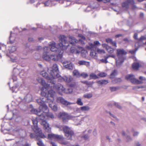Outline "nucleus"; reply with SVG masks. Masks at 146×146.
<instances>
[{
	"mask_svg": "<svg viewBox=\"0 0 146 146\" xmlns=\"http://www.w3.org/2000/svg\"><path fill=\"white\" fill-rule=\"evenodd\" d=\"M125 78L127 80L130 81L132 84H143L144 81L146 80V78L142 76H140L139 79L140 80L136 79L134 75L128 74L127 75Z\"/></svg>",
	"mask_w": 146,
	"mask_h": 146,
	"instance_id": "obj_7",
	"label": "nucleus"
},
{
	"mask_svg": "<svg viewBox=\"0 0 146 146\" xmlns=\"http://www.w3.org/2000/svg\"><path fill=\"white\" fill-rule=\"evenodd\" d=\"M78 36L79 37H81L82 39L83 40H84L85 39V37L81 34H78Z\"/></svg>",
	"mask_w": 146,
	"mask_h": 146,
	"instance_id": "obj_56",
	"label": "nucleus"
},
{
	"mask_svg": "<svg viewBox=\"0 0 146 146\" xmlns=\"http://www.w3.org/2000/svg\"><path fill=\"white\" fill-rule=\"evenodd\" d=\"M137 49H136L135 50H130L129 51L132 54H133L135 53L136 51L137 50Z\"/></svg>",
	"mask_w": 146,
	"mask_h": 146,
	"instance_id": "obj_61",
	"label": "nucleus"
},
{
	"mask_svg": "<svg viewBox=\"0 0 146 146\" xmlns=\"http://www.w3.org/2000/svg\"><path fill=\"white\" fill-rule=\"evenodd\" d=\"M54 100L52 101L48 102L49 106L54 111H56L57 110V105L54 103Z\"/></svg>",
	"mask_w": 146,
	"mask_h": 146,
	"instance_id": "obj_20",
	"label": "nucleus"
},
{
	"mask_svg": "<svg viewBox=\"0 0 146 146\" xmlns=\"http://www.w3.org/2000/svg\"><path fill=\"white\" fill-rule=\"evenodd\" d=\"M59 118L62 120L63 122L66 123L69 119L73 117V115H69L68 113L65 112H60L58 115Z\"/></svg>",
	"mask_w": 146,
	"mask_h": 146,
	"instance_id": "obj_11",
	"label": "nucleus"
},
{
	"mask_svg": "<svg viewBox=\"0 0 146 146\" xmlns=\"http://www.w3.org/2000/svg\"><path fill=\"white\" fill-rule=\"evenodd\" d=\"M73 117L71 118V119L74 122L75 124L76 125H80L81 123V121L82 120V118H80L78 116H73Z\"/></svg>",
	"mask_w": 146,
	"mask_h": 146,
	"instance_id": "obj_21",
	"label": "nucleus"
},
{
	"mask_svg": "<svg viewBox=\"0 0 146 146\" xmlns=\"http://www.w3.org/2000/svg\"><path fill=\"white\" fill-rule=\"evenodd\" d=\"M100 45L99 42L98 41H95L94 42V44L91 43H89V45L86 46V48L90 50H94L96 48V45Z\"/></svg>",
	"mask_w": 146,
	"mask_h": 146,
	"instance_id": "obj_15",
	"label": "nucleus"
},
{
	"mask_svg": "<svg viewBox=\"0 0 146 146\" xmlns=\"http://www.w3.org/2000/svg\"><path fill=\"white\" fill-rule=\"evenodd\" d=\"M93 135L94 136H96L97 135V133L96 130V129H94L93 132Z\"/></svg>",
	"mask_w": 146,
	"mask_h": 146,
	"instance_id": "obj_59",
	"label": "nucleus"
},
{
	"mask_svg": "<svg viewBox=\"0 0 146 146\" xmlns=\"http://www.w3.org/2000/svg\"><path fill=\"white\" fill-rule=\"evenodd\" d=\"M90 120V117L89 116H86L82 118V120L86 122L89 121Z\"/></svg>",
	"mask_w": 146,
	"mask_h": 146,
	"instance_id": "obj_34",
	"label": "nucleus"
},
{
	"mask_svg": "<svg viewBox=\"0 0 146 146\" xmlns=\"http://www.w3.org/2000/svg\"><path fill=\"white\" fill-rule=\"evenodd\" d=\"M48 138L50 139H58L60 143L66 145L67 143L64 141V138L61 135H56L52 133L49 134L48 135Z\"/></svg>",
	"mask_w": 146,
	"mask_h": 146,
	"instance_id": "obj_10",
	"label": "nucleus"
},
{
	"mask_svg": "<svg viewBox=\"0 0 146 146\" xmlns=\"http://www.w3.org/2000/svg\"><path fill=\"white\" fill-rule=\"evenodd\" d=\"M56 127L59 129V131H63L64 132L68 139H71L72 137L74 136L73 131L67 126L58 125H56Z\"/></svg>",
	"mask_w": 146,
	"mask_h": 146,
	"instance_id": "obj_6",
	"label": "nucleus"
},
{
	"mask_svg": "<svg viewBox=\"0 0 146 146\" xmlns=\"http://www.w3.org/2000/svg\"><path fill=\"white\" fill-rule=\"evenodd\" d=\"M117 71L115 70H114L111 74L110 78H114V77L117 75Z\"/></svg>",
	"mask_w": 146,
	"mask_h": 146,
	"instance_id": "obj_31",
	"label": "nucleus"
},
{
	"mask_svg": "<svg viewBox=\"0 0 146 146\" xmlns=\"http://www.w3.org/2000/svg\"><path fill=\"white\" fill-rule=\"evenodd\" d=\"M39 109L40 110L38 111H38H41L42 112H41L42 113L41 114L42 115L44 112H47L48 111V108L46 105H45V103L41 106H40Z\"/></svg>",
	"mask_w": 146,
	"mask_h": 146,
	"instance_id": "obj_19",
	"label": "nucleus"
},
{
	"mask_svg": "<svg viewBox=\"0 0 146 146\" xmlns=\"http://www.w3.org/2000/svg\"><path fill=\"white\" fill-rule=\"evenodd\" d=\"M11 61L13 62H17L18 61L17 57L13 55L11 56L10 57Z\"/></svg>",
	"mask_w": 146,
	"mask_h": 146,
	"instance_id": "obj_30",
	"label": "nucleus"
},
{
	"mask_svg": "<svg viewBox=\"0 0 146 146\" xmlns=\"http://www.w3.org/2000/svg\"><path fill=\"white\" fill-rule=\"evenodd\" d=\"M32 121L33 124L32 128L34 132L40 137L42 138L44 137L45 136L42 134L40 129L38 128L37 126L38 122L37 120L35 119H32Z\"/></svg>",
	"mask_w": 146,
	"mask_h": 146,
	"instance_id": "obj_8",
	"label": "nucleus"
},
{
	"mask_svg": "<svg viewBox=\"0 0 146 146\" xmlns=\"http://www.w3.org/2000/svg\"><path fill=\"white\" fill-rule=\"evenodd\" d=\"M91 50L92 51L90 53V55L93 58H96L97 57L96 53L94 51V50Z\"/></svg>",
	"mask_w": 146,
	"mask_h": 146,
	"instance_id": "obj_36",
	"label": "nucleus"
},
{
	"mask_svg": "<svg viewBox=\"0 0 146 146\" xmlns=\"http://www.w3.org/2000/svg\"><path fill=\"white\" fill-rule=\"evenodd\" d=\"M32 97L31 95L29 94H28L24 97H19L17 101L19 103L25 102H30L32 100Z\"/></svg>",
	"mask_w": 146,
	"mask_h": 146,
	"instance_id": "obj_12",
	"label": "nucleus"
},
{
	"mask_svg": "<svg viewBox=\"0 0 146 146\" xmlns=\"http://www.w3.org/2000/svg\"><path fill=\"white\" fill-rule=\"evenodd\" d=\"M73 75L77 77H80L81 76L80 74L79 71L77 70H75L73 71Z\"/></svg>",
	"mask_w": 146,
	"mask_h": 146,
	"instance_id": "obj_28",
	"label": "nucleus"
},
{
	"mask_svg": "<svg viewBox=\"0 0 146 146\" xmlns=\"http://www.w3.org/2000/svg\"><path fill=\"white\" fill-rule=\"evenodd\" d=\"M121 80L120 78H116L114 80L112 81V82L114 83L117 82H121Z\"/></svg>",
	"mask_w": 146,
	"mask_h": 146,
	"instance_id": "obj_45",
	"label": "nucleus"
},
{
	"mask_svg": "<svg viewBox=\"0 0 146 146\" xmlns=\"http://www.w3.org/2000/svg\"><path fill=\"white\" fill-rule=\"evenodd\" d=\"M106 41L107 43H110L115 47H117V44L116 42L113 41L110 38L107 39L106 40Z\"/></svg>",
	"mask_w": 146,
	"mask_h": 146,
	"instance_id": "obj_24",
	"label": "nucleus"
},
{
	"mask_svg": "<svg viewBox=\"0 0 146 146\" xmlns=\"http://www.w3.org/2000/svg\"><path fill=\"white\" fill-rule=\"evenodd\" d=\"M35 133L36 134V135H35V134L31 133L30 135V137L31 138H34L36 136H38L37 135V134H36V133Z\"/></svg>",
	"mask_w": 146,
	"mask_h": 146,
	"instance_id": "obj_50",
	"label": "nucleus"
},
{
	"mask_svg": "<svg viewBox=\"0 0 146 146\" xmlns=\"http://www.w3.org/2000/svg\"><path fill=\"white\" fill-rule=\"evenodd\" d=\"M146 39V38L143 36H142L139 39V40L141 42L142 40H145Z\"/></svg>",
	"mask_w": 146,
	"mask_h": 146,
	"instance_id": "obj_51",
	"label": "nucleus"
},
{
	"mask_svg": "<svg viewBox=\"0 0 146 146\" xmlns=\"http://www.w3.org/2000/svg\"><path fill=\"white\" fill-rule=\"evenodd\" d=\"M84 97L87 98H90L92 96V94L91 93H89L85 94L84 95Z\"/></svg>",
	"mask_w": 146,
	"mask_h": 146,
	"instance_id": "obj_35",
	"label": "nucleus"
},
{
	"mask_svg": "<svg viewBox=\"0 0 146 146\" xmlns=\"http://www.w3.org/2000/svg\"><path fill=\"white\" fill-rule=\"evenodd\" d=\"M48 89L46 90L44 88H42L41 94L43 97L36 100V102L40 106L43 105L45 102H48L52 101L54 100L56 96L55 92L52 90H50L48 91V94H47V90Z\"/></svg>",
	"mask_w": 146,
	"mask_h": 146,
	"instance_id": "obj_4",
	"label": "nucleus"
},
{
	"mask_svg": "<svg viewBox=\"0 0 146 146\" xmlns=\"http://www.w3.org/2000/svg\"><path fill=\"white\" fill-rule=\"evenodd\" d=\"M82 48L80 46L75 47H71L70 52L71 53L75 54H79Z\"/></svg>",
	"mask_w": 146,
	"mask_h": 146,
	"instance_id": "obj_16",
	"label": "nucleus"
},
{
	"mask_svg": "<svg viewBox=\"0 0 146 146\" xmlns=\"http://www.w3.org/2000/svg\"><path fill=\"white\" fill-rule=\"evenodd\" d=\"M141 88H142L144 90H146V85L144 86H141Z\"/></svg>",
	"mask_w": 146,
	"mask_h": 146,
	"instance_id": "obj_60",
	"label": "nucleus"
},
{
	"mask_svg": "<svg viewBox=\"0 0 146 146\" xmlns=\"http://www.w3.org/2000/svg\"><path fill=\"white\" fill-rule=\"evenodd\" d=\"M76 104L78 105L82 106L83 105V103L82 101V100L80 98L77 99L76 102Z\"/></svg>",
	"mask_w": 146,
	"mask_h": 146,
	"instance_id": "obj_38",
	"label": "nucleus"
},
{
	"mask_svg": "<svg viewBox=\"0 0 146 146\" xmlns=\"http://www.w3.org/2000/svg\"><path fill=\"white\" fill-rule=\"evenodd\" d=\"M90 107L88 106H86L81 107V110L82 112L88 111L90 110Z\"/></svg>",
	"mask_w": 146,
	"mask_h": 146,
	"instance_id": "obj_26",
	"label": "nucleus"
},
{
	"mask_svg": "<svg viewBox=\"0 0 146 146\" xmlns=\"http://www.w3.org/2000/svg\"><path fill=\"white\" fill-rule=\"evenodd\" d=\"M139 134V132H135L133 134V135L134 136H137Z\"/></svg>",
	"mask_w": 146,
	"mask_h": 146,
	"instance_id": "obj_63",
	"label": "nucleus"
},
{
	"mask_svg": "<svg viewBox=\"0 0 146 146\" xmlns=\"http://www.w3.org/2000/svg\"><path fill=\"white\" fill-rule=\"evenodd\" d=\"M12 79L13 80V81H16L17 79V77L15 76H13V77Z\"/></svg>",
	"mask_w": 146,
	"mask_h": 146,
	"instance_id": "obj_62",
	"label": "nucleus"
},
{
	"mask_svg": "<svg viewBox=\"0 0 146 146\" xmlns=\"http://www.w3.org/2000/svg\"><path fill=\"white\" fill-rule=\"evenodd\" d=\"M78 64L80 65H84L87 66H90V64L89 62H87L84 60H80L78 61Z\"/></svg>",
	"mask_w": 146,
	"mask_h": 146,
	"instance_id": "obj_25",
	"label": "nucleus"
},
{
	"mask_svg": "<svg viewBox=\"0 0 146 146\" xmlns=\"http://www.w3.org/2000/svg\"><path fill=\"white\" fill-rule=\"evenodd\" d=\"M115 106L118 108H121V106L117 103H115Z\"/></svg>",
	"mask_w": 146,
	"mask_h": 146,
	"instance_id": "obj_57",
	"label": "nucleus"
},
{
	"mask_svg": "<svg viewBox=\"0 0 146 146\" xmlns=\"http://www.w3.org/2000/svg\"><path fill=\"white\" fill-rule=\"evenodd\" d=\"M17 48L15 46H12L9 48V50L10 52H13L17 50Z\"/></svg>",
	"mask_w": 146,
	"mask_h": 146,
	"instance_id": "obj_37",
	"label": "nucleus"
},
{
	"mask_svg": "<svg viewBox=\"0 0 146 146\" xmlns=\"http://www.w3.org/2000/svg\"><path fill=\"white\" fill-rule=\"evenodd\" d=\"M14 135H16L19 134V131L16 129H14L13 131Z\"/></svg>",
	"mask_w": 146,
	"mask_h": 146,
	"instance_id": "obj_49",
	"label": "nucleus"
},
{
	"mask_svg": "<svg viewBox=\"0 0 146 146\" xmlns=\"http://www.w3.org/2000/svg\"><path fill=\"white\" fill-rule=\"evenodd\" d=\"M116 53L117 57L115 59L116 65L117 67H120L124 62L125 55L127 52L123 49H118Z\"/></svg>",
	"mask_w": 146,
	"mask_h": 146,
	"instance_id": "obj_5",
	"label": "nucleus"
},
{
	"mask_svg": "<svg viewBox=\"0 0 146 146\" xmlns=\"http://www.w3.org/2000/svg\"><path fill=\"white\" fill-rule=\"evenodd\" d=\"M83 137L86 140L88 139L89 138V137L87 135H85L83 136Z\"/></svg>",
	"mask_w": 146,
	"mask_h": 146,
	"instance_id": "obj_58",
	"label": "nucleus"
},
{
	"mask_svg": "<svg viewBox=\"0 0 146 146\" xmlns=\"http://www.w3.org/2000/svg\"><path fill=\"white\" fill-rule=\"evenodd\" d=\"M24 74V71L23 70H22L21 72L19 74V76L21 77H22L23 76Z\"/></svg>",
	"mask_w": 146,
	"mask_h": 146,
	"instance_id": "obj_52",
	"label": "nucleus"
},
{
	"mask_svg": "<svg viewBox=\"0 0 146 146\" xmlns=\"http://www.w3.org/2000/svg\"><path fill=\"white\" fill-rule=\"evenodd\" d=\"M107 75V74L105 72H101L98 73V76L101 77H106Z\"/></svg>",
	"mask_w": 146,
	"mask_h": 146,
	"instance_id": "obj_39",
	"label": "nucleus"
},
{
	"mask_svg": "<svg viewBox=\"0 0 146 146\" xmlns=\"http://www.w3.org/2000/svg\"><path fill=\"white\" fill-rule=\"evenodd\" d=\"M56 102L58 103H60L62 104L67 106L68 105L73 104L74 103L68 102L65 100L62 97H58L56 98Z\"/></svg>",
	"mask_w": 146,
	"mask_h": 146,
	"instance_id": "obj_14",
	"label": "nucleus"
},
{
	"mask_svg": "<svg viewBox=\"0 0 146 146\" xmlns=\"http://www.w3.org/2000/svg\"><path fill=\"white\" fill-rule=\"evenodd\" d=\"M53 89L58 91H61L66 94L71 93L72 91L71 88H69L67 90H66L62 85L59 83L56 84Z\"/></svg>",
	"mask_w": 146,
	"mask_h": 146,
	"instance_id": "obj_9",
	"label": "nucleus"
},
{
	"mask_svg": "<svg viewBox=\"0 0 146 146\" xmlns=\"http://www.w3.org/2000/svg\"><path fill=\"white\" fill-rule=\"evenodd\" d=\"M57 78H59V80L60 79L61 81L64 80L67 83L70 82L73 79L70 76H65L62 78L61 77L60 75V76L58 78H57Z\"/></svg>",
	"mask_w": 146,
	"mask_h": 146,
	"instance_id": "obj_17",
	"label": "nucleus"
},
{
	"mask_svg": "<svg viewBox=\"0 0 146 146\" xmlns=\"http://www.w3.org/2000/svg\"><path fill=\"white\" fill-rule=\"evenodd\" d=\"M102 45L104 48H106L108 53H112L113 52L114 49L108 46L107 44H103Z\"/></svg>",
	"mask_w": 146,
	"mask_h": 146,
	"instance_id": "obj_22",
	"label": "nucleus"
},
{
	"mask_svg": "<svg viewBox=\"0 0 146 146\" xmlns=\"http://www.w3.org/2000/svg\"><path fill=\"white\" fill-rule=\"evenodd\" d=\"M108 80H100L97 82V83L101 85H106L108 83Z\"/></svg>",
	"mask_w": 146,
	"mask_h": 146,
	"instance_id": "obj_29",
	"label": "nucleus"
},
{
	"mask_svg": "<svg viewBox=\"0 0 146 146\" xmlns=\"http://www.w3.org/2000/svg\"><path fill=\"white\" fill-rule=\"evenodd\" d=\"M137 33H135L134 35V38L135 39H137Z\"/></svg>",
	"mask_w": 146,
	"mask_h": 146,
	"instance_id": "obj_64",
	"label": "nucleus"
},
{
	"mask_svg": "<svg viewBox=\"0 0 146 146\" xmlns=\"http://www.w3.org/2000/svg\"><path fill=\"white\" fill-rule=\"evenodd\" d=\"M61 39L60 43H58L56 46L55 43L52 42L49 44V48L45 47L43 48L42 58L44 60L46 61H56L61 60L63 50L67 48L69 44L64 36H61Z\"/></svg>",
	"mask_w": 146,
	"mask_h": 146,
	"instance_id": "obj_1",
	"label": "nucleus"
},
{
	"mask_svg": "<svg viewBox=\"0 0 146 146\" xmlns=\"http://www.w3.org/2000/svg\"><path fill=\"white\" fill-rule=\"evenodd\" d=\"M132 68L134 70H137L141 66V65L139 63H135L132 65Z\"/></svg>",
	"mask_w": 146,
	"mask_h": 146,
	"instance_id": "obj_27",
	"label": "nucleus"
},
{
	"mask_svg": "<svg viewBox=\"0 0 146 146\" xmlns=\"http://www.w3.org/2000/svg\"><path fill=\"white\" fill-rule=\"evenodd\" d=\"M81 76H82L84 78H86L88 76L87 74L85 72H83L80 74Z\"/></svg>",
	"mask_w": 146,
	"mask_h": 146,
	"instance_id": "obj_43",
	"label": "nucleus"
},
{
	"mask_svg": "<svg viewBox=\"0 0 146 146\" xmlns=\"http://www.w3.org/2000/svg\"><path fill=\"white\" fill-rule=\"evenodd\" d=\"M62 63L63 66L65 68L70 70L73 69L74 65L70 63L69 64V63L67 61L63 62Z\"/></svg>",
	"mask_w": 146,
	"mask_h": 146,
	"instance_id": "obj_18",
	"label": "nucleus"
},
{
	"mask_svg": "<svg viewBox=\"0 0 146 146\" xmlns=\"http://www.w3.org/2000/svg\"><path fill=\"white\" fill-rule=\"evenodd\" d=\"M69 42L70 44L73 45H75L76 43H77L78 42L80 43L82 45L84 44V41L82 40L81 39H80L79 41L77 40H76L74 37L72 36H70L69 37Z\"/></svg>",
	"mask_w": 146,
	"mask_h": 146,
	"instance_id": "obj_13",
	"label": "nucleus"
},
{
	"mask_svg": "<svg viewBox=\"0 0 146 146\" xmlns=\"http://www.w3.org/2000/svg\"><path fill=\"white\" fill-rule=\"evenodd\" d=\"M141 86H135L133 87L132 89L135 90H137L138 89L141 88Z\"/></svg>",
	"mask_w": 146,
	"mask_h": 146,
	"instance_id": "obj_48",
	"label": "nucleus"
},
{
	"mask_svg": "<svg viewBox=\"0 0 146 146\" xmlns=\"http://www.w3.org/2000/svg\"><path fill=\"white\" fill-rule=\"evenodd\" d=\"M31 112L34 113L39 117L38 118L40 120V123L44 127L45 131L48 133L50 132L51 128L49 126V124L46 121V119L48 118L53 119L54 118V116L53 114L50 112H44L42 115L41 111H38L36 109H33L31 110Z\"/></svg>",
	"mask_w": 146,
	"mask_h": 146,
	"instance_id": "obj_3",
	"label": "nucleus"
},
{
	"mask_svg": "<svg viewBox=\"0 0 146 146\" xmlns=\"http://www.w3.org/2000/svg\"><path fill=\"white\" fill-rule=\"evenodd\" d=\"M104 59H102L101 60V61L103 63H106L108 62L107 60L108 58V57H106V56H104Z\"/></svg>",
	"mask_w": 146,
	"mask_h": 146,
	"instance_id": "obj_41",
	"label": "nucleus"
},
{
	"mask_svg": "<svg viewBox=\"0 0 146 146\" xmlns=\"http://www.w3.org/2000/svg\"><path fill=\"white\" fill-rule=\"evenodd\" d=\"M42 49L41 46H37L36 47V49L37 50H41Z\"/></svg>",
	"mask_w": 146,
	"mask_h": 146,
	"instance_id": "obj_55",
	"label": "nucleus"
},
{
	"mask_svg": "<svg viewBox=\"0 0 146 146\" xmlns=\"http://www.w3.org/2000/svg\"><path fill=\"white\" fill-rule=\"evenodd\" d=\"M134 2L133 0H128L122 4V6L127 8L128 7L129 4L133 5L134 4Z\"/></svg>",
	"mask_w": 146,
	"mask_h": 146,
	"instance_id": "obj_23",
	"label": "nucleus"
},
{
	"mask_svg": "<svg viewBox=\"0 0 146 146\" xmlns=\"http://www.w3.org/2000/svg\"><path fill=\"white\" fill-rule=\"evenodd\" d=\"M126 137L127 141H129L131 140V139L129 136H128V135H127V136H126Z\"/></svg>",
	"mask_w": 146,
	"mask_h": 146,
	"instance_id": "obj_53",
	"label": "nucleus"
},
{
	"mask_svg": "<svg viewBox=\"0 0 146 146\" xmlns=\"http://www.w3.org/2000/svg\"><path fill=\"white\" fill-rule=\"evenodd\" d=\"M51 1H48L44 3L45 6H48L51 5Z\"/></svg>",
	"mask_w": 146,
	"mask_h": 146,
	"instance_id": "obj_46",
	"label": "nucleus"
},
{
	"mask_svg": "<svg viewBox=\"0 0 146 146\" xmlns=\"http://www.w3.org/2000/svg\"><path fill=\"white\" fill-rule=\"evenodd\" d=\"M37 144L39 146H43L44 144L41 140H39L37 142Z\"/></svg>",
	"mask_w": 146,
	"mask_h": 146,
	"instance_id": "obj_47",
	"label": "nucleus"
},
{
	"mask_svg": "<svg viewBox=\"0 0 146 146\" xmlns=\"http://www.w3.org/2000/svg\"><path fill=\"white\" fill-rule=\"evenodd\" d=\"M48 71L49 74L48 75L45 71H42L40 72V74L42 76L46 78L49 82V84H46L45 81L42 78L37 79L38 81L40 83L43 88L47 89H53L55 85V81L57 78L60 76L58 73V70L57 65L54 64H53L52 68H48Z\"/></svg>",
	"mask_w": 146,
	"mask_h": 146,
	"instance_id": "obj_2",
	"label": "nucleus"
},
{
	"mask_svg": "<svg viewBox=\"0 0 146 146\" xmlns=\"http://www.w3.org/2000/svg\"><path fill=\"white\" fill-rule=\"evenodd\" d=\"M76 111L78 113H81L82 111L81 110V107L79 108H77L76 109Z\"/></svg>",
	"mask_w": 146,
	"mask_h": 146,
	"instance_id": "obj_54",
	"label": "nucleus"
},
{
	"mask_svg": "<svg viewBox=\"0 0 146 146\" xmlns=\"http://www.w3.org/2000/svg\"><path fill=\"white\" fill-rule=\"evenodd\" d=\"M10 42H9L11 44H13L14 42L15 38L13 37L11 33L9 37Z\"/></svg>",
	"mask_w": 146,
	"mask_h": 146,
	"instance_id": "obj_32",
	"label": "nucleus"
},
{
	"mask_svg": "<svg viewBox=\"0 0 146 146\" xmlns=\"http://www.w3.org/2000/svg\"><path fill=\"white\" fill-rule=\"evenodd\" d=\"M118 89V88L116 87H111L110 88V89L111 92L116 91Z\"/></svg>",
	"mask_w": 146,
	"mask_h": 146,
	"instance_id": "obj_44",
	"label": "nucleus"
},
{
	"mask_svg": "<svg viewBox=\"0 0 146 146\" xmlns=\"http://www.w3.org/2000/svg\"><path fill=\"white\" fill-rule=\"evenodd\" d=\"M18 89V88L17 86H13L11 88V90L13 92H16L17 91Z\"/></svg>",
	"mask_w": 146,
	"mask_h": 146,
	"instance_id": "obj_40",
	"label": "nucleus"
},
{
	"mask_svg": "<svg viewBox=\"0 0 146 146\" xmlns=\"http://www.w3.org/2000/svg\"><path fill=\"white\" fill-rule=\"evenodd\" d=\"M90 77L91 79H96L98 78V77L93 73H91L90 75Z\"/></svg>",
	"mask_w": 146,
	"mask_h": 146,
	"instance_id": "obj_33",
	"label": "nucleus"
},
{
	"mask_svg": "<svg viewBox=\"0 0 146 146\" xmlns=\"http://www.w3.org/2000/svg\"><path fill=\"white\" fill-rule=\"evenodd\" d=\"M97 51L98 53L100 54H104L105 53V51L102 49L98 48L97 49Z\"/></svg>",
	"mask_w": 146,
	"mask_h": 146,
	"instance_id": "obj_42",
	"label": "nucleus"
}]
</instances>
